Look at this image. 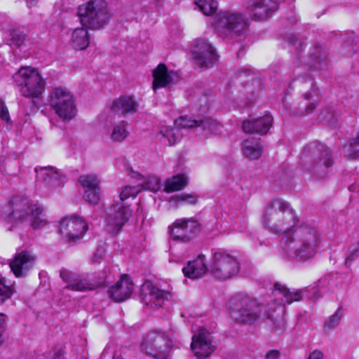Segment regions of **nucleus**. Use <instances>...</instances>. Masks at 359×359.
<instances>
[{
    "instance_id": "f257e3e1",
    "label": "nucleus",
    "mask_w": 359,
    "mask_h": 359,
    "mask_svg": "<svg viewBox=\"0 0 359 359\" xmlns=\"http://www.w3.org/2000/svg\"><path fill=\"white\" fill-rule=\"evenodd\" d=\"M320 237L317 229L308 224L296 227L281 240L284 254L291 259L304 262L318 252Z\"/></svg>"
},
{
    "instance_id": "f03ea898",
    "label": "nucleus",
    "mask_w": 359,
    "mask_h": 359,
    "mask_svg": "<svg viewBox=\"0 0 359 359\" xmlns=\"http://www.w3.org/2000/svg\"><path fill=\"white\" fill-rule=\"evenodd\" d=\"M240 270V264L236 257L225 251L215 252L212 258L210 268L205 264L203 255L189 262L182 269L184 275L189 278H198L209 271L212 276L220 280H226L236 276Z\"/></svg>"
},
{
    "instance_id": "7ed1b4c3",
    "label": "nucleus",
    "mask_w": 359,
    "mask_h": 359,
    "mask_svg": "<svg viewBox=\"0 0 359 359\" xmlns=\"http://www.w3.org/2000/svg\"><path fill=\"white\" fill-rule=\"evenodd\" d=\"M297 217L290 204L281 198L270 201L264 210L262 223L275 233H287L297 223Z\"/></svg>"
},
{
    "instance_id": "20e7f679",
    "label": "nucleus",
    "mask_w": 359,
    "mask_h": 359,
    "mask_svg": "<svg viewBox=\"0 0 359 359\" xmlns=\"http://www.w3.org/2000/svg\"><path fill=\"white\" fill-rule=\"evenodd\" d=\"M311 291L313 294L311 296L306 295L308 298L316 300L320 297L319 290L316 287L291 291L284 285L276 283L273 293L276 296L280 295L283 299L281 302H278L276 299L271 300L269 311L264 316H267V318L272 322L276 329L283 330L286 325L284 317V304H290L294 302L300 301L306 292H311Z\"/></svg>"
},
{
    "instance_id": "39448f33",
    "label": "nucleus",
    "mask_w": 359,
    "mask_h": 359,
    "mask_svg": "<svg viewBox=\"0 0 359 359\" xmlns=\"http://www.w3.org/2000/svg\"><path fill=\"white\" fill-rule=\"evenodd\" d=\"M142 187L137 186H126L119 194L118 198L114 201V204L107 211L105 218L106 230L112 235H116L121 230L131 216L132 210L125 202L128 198H135Z\"/></svg>"
},
{
    "instance_id": "423d86ee",
    "label": "nucleus",
    "mask_w": 359,
    "mask_h": 359,
    "mask_svg": "<svg viewBox=\"0 0 359 359\" xmlns=\"http://www.w3.org/2000/svg\"><path fill=\"white\" fill-rule=\"evenodd\" d=\"M302 158L309 163L310 173L318 180L327 177L332 172V155L319 142L309 144L304 149Z\"/></svg>"
},
{
    "instance_id": "0eeeda50",
    "label": "nucleus",
    "mask_w": 359,
    "mask_h": 359,
    "mask_svg": "<svg viewBox=\"0 0 359 359\" xmlns=\"http://www.w3.org/2000/svg\"><path fill=\"white\" fill-rule=\"evenodd\" d=\"M13 79L20 95L33 101L40 99L45 91L46 81L36 68L22 67L13 74Z\"/></svg>"
},
{
    "instance_id": "6e6552de",
    "label": "nucleus",
    "mask_w": 359,
    "mask_h": 359,
    "mask_svg": "<svg viewBox=\"0 0 359 359\" xmlns=\"http://www.w3.org/2000/svg\"><path fill=\"white\" fill-rule=\"evenodd\" d=\"M229 313L233 320L252 324L261 318L262 306L247 295L237 294L229 301Z\"/></svg>"
},
{
    "instance_id": "1a4fd4ad",
    "label": "nucleus",
    "mask_w": 359,
    "mask_h": 359,
    "mask_svg": "<svg viewBox=\"0 0 359 359\" xmlns=\"http://www.w3.org/2000/svg\"><path fill=\"white\" fill-rule=\"evenodd\" d=\"M13 218L18 221L29 219L34 229H41L48 224L43 208L33 204L28 198L15 197L11 201Z\"/></svg>"
},
{
    "instance_id": "9d476101",
    "label": "nucleus",
    "mask_w": 359,
    "mask_h": 359,
    "mask_svg": "<svg viewBox=\"0 0 359 359\" xmlns=\"http://www.w3.org/2000/svg\"><path fill=\"white\" fill-rule=\"evenodd\" d=\"M78 15L83 27L93 29L102 28L109 20L107 3L104 0H91L79 7Z\"/></svg>"
},
{
    "instance_id": "9b49d317",
    "label": "nucleus",
    "mask_w": 359,
    "mask_h": 359,
    "mask_svg": "<svg viewBox=\"0 0 359 359\" xmlns=\"http://www.w3.org/2000/svg\"><path fill=\"white\" fill-rule=\"evenodd\" d=\"M171 346L172 341L165 332L153 330L143 337L140 349L155 359H167Z\"/></svg>"
},
{
    "instance_id": "f8f14e48",
    "label": "nucleus",
    "mask_w": 359,
    "mask_h": 359,
    "mask_svg": "<svg viewBox=\"0 0 359 359\" xmlns=\"http://www.w3.org/2000/svg\"><path fill=\"white\" fill-rule=\"evenodd\" d=\"M213 25L219 36L231 37L243 34L248 22L242 14L226 11L216 15Z\"/></svg>"
},
{
    "instance_id": "ddd939ff",
    "label": "nucleus",
    "mask_w": 359,
    "mask_h": 359,
    "mask_svg": "<svg viewBox=\"0 0 359 359\" xmlns=\"http://www.w3.org/2000/svg\"><path fill=\"white\" fill-rule=\"evenodd\" d=\"M50 105L62 121L72 120L76 114L75 100L66 88H54L49 95Z\"/></svg>"
},
{
    "instance_id": "4468645a",
    "label": "nucleus",
    "mask_w": 359,
    "mask_h": 359,
    "mask_svg": "<svg viewBox=\"0 0 359 359\" xmlns=\"http://www.w3.org/2000/svg\"><path fill=\"white\" fill-rule=\"evenodd\" d=\"M60 276L67 283L66 287L69 290L79 292L94 290L105 283V278L97 277L96 274H78L66 269L60 271Z\"/></svg>"
},
{
    "instance_id": "2eb2a0df",
    "label": "nucleus",
    "mask_w": 359,
    "mask_h": 359,
    "mask_svg": "<svg viewBox=\"0 0 359 359\" xmlns=\"http://www.w3.org/2000/svg\"><path fill=\"white\" fill-rule=\"evenodd\" d=\"M168 228L170 238L182 243L193 241L202 231L201 224L194 217L177 219Z\"/></svg>"
},
{
    "instance_id": "dca6fc26",
    "label": "nucleus",
    "mask_w": 359,
    "mask_h": 359,
    "mask_svg": "<svg viewBox=\"0 0 359 359\" xmlns=\"http://www.w3.org/2000/svg\"><path fill=\"white\" fill-rule=\"evenodd\" d=\"M244 7L251 19L264 20L278 10V4L274 0H247Z\"/></svg>"
},
{
    "instance_id": "f3484780",
    "label": "nucleus",
    "mask_w": 359,
    "mask_h": 359,
    "mask_svg": "<svg viewBox=\"0 0 359 359\" xmlns=\"http://www.w3.org/2000/svg\"><path fill=\"white\" fill-rule=\"evenodd\" d=\"M193 57L196 64L201 67L209 68L218 60V55L215 48L207 40L199 39L196 40L193 47Z\"/></svg>"
},
{
    "instance_id": "a211bd4d",
    "label": "nucleus",
    "mask_w": 359,
    "mask_h": 359,
    "mask_svg": "<svg viewBox=\"0 0 359 359\" xmlns=\"http://www.w3.org/2000/svg\"><path fill=\"white\" fill-rule=\"evenodd\" d=\"M88 229L86 222L78 217L72 216L64 218L60 226V231L64 238L68 241H76L83 237Z\"/></svg>"
},
{
    "instance_id": "6ab92c4d",
    "label": "nucleus",
    "mask_w": 359,
    "mask_h": 359,
    "mask_svg": "<svg viewBox=\"0 0 359 359\" xmlns=\"http://www.w3.org/2000/svg\"><path fill=\"white\" fill-rule=\"evenodd\" d=\"M178 126L182 127L200 128L203 135H219L222 126L211 117H203L198 119L191 118H181L177 122Z\"/></svg>"
},
{
    "instance_id": "aec40b11",
    "label": "nucleus",
    "mask_w": 359,
    "mask_h": 359,
    "mask_svg": "<svg viewBox=\"0 0 359 359\" xmlns=\"http://www.w3.org/2000/svg\"><path fill=\"white\" fill-rule=\"evenodd\" d=\"M191 348L198 358L208 357L214 351L210 333L205 328H200L192 337Z\"/></svg>"
},
{
    "instance_id": "412c9836",
    "label": "nucleus",
    "mask_w": 359,
    "mask_h": 359,
    "mask_svg": "<svg viewBox=\"0 0 359 359\" xmlns=\"http://www.w3.org/2000/svg\"><path fill=\"white\" fill-rule=\"evenodd\" d=\"M144 287L142 302L151 308L162 307L165 302L170 297V294L168 292L158 288L151 283H146Z\"/></svg>"
},
{
    "instance_id": "4be33fe9",
    "label": "nucleus",
    "mask_w": 359,
    "mask_h": 359,
    "mask_svg": "<svg viewBox=\"0 0 359 359\" xmlns=\"http://www.w3.org/2000/svg\"><path fill=\"white\" fill-rule=\"evenodd\" d=\"M262 90V83L259 78L252 79L250 83L243 85L238 89L231 90V93L245 104H252Z\"/></svg>"
},
{
    "instance_id": "5701e85b",
    "label": "nucleus",
    "mask_w": 359,
    "mask_h": 359,
    "mask_svg": "<svg viewBox=\"0 0 359 359\" xmlns=\"http://www.w3.org/2000/svg\"><path fill=\"white\" fill-rule=\"evenodd\" d=\"M36 257L29 251H22L18 253L11 262L10 266L17 277L25 276L35 264Z\"/></svg>"
},
{
    "instance_id": "b1692460",
    "label": "nucleus",
    "mask_w": 359,
    "mask_h": 359,
    "mask_svg": "<svg viewBox=\"0 0 359 359\" xmlns=\"http://www.w3.org/2000/svg\"><path fill=\"white\" fill-rule=\"evenodd\" d=\"M140 103L132 95H122L115 99L111 104V111L115 114L127 116L137 112Z\"/></svg>"
},
{
    "instance_id": "393cba45",
    "label": "nucleus",
    "mask_w": 359,
    "mask_h": 359,
    "mask_svg": "<svg viewBox=\"0 0 359 359\" xmlns=\"http://www.w3.org/2000/svg\"><path fill=\"white\" fill-rule=\"evenodd\" d=\"M273 118L269 113L257 118H248L243 122L245 133L266 135L272 125Z\"/></svg>"
},
{
    "instance_id": "a878e982",
    "label": "nucleus",
    "mask_w": 359,
    "mask_h": 359,
    "mask_svg": "<svg viewBox=\"0 0 359 359\" xmlns=\"http://www.w3.org/2000/svg\"><path fill=\"white\" fill-rule=\"evenodd\" d=\"M134 290V285L127 275L121 276V279L113 286L108 292L116 302H123L130 297Z\"/></svg>"
},
{
    "instance_id": "bb28decb",
    "label": "nucleus",
    "mask_w": 359,
    "mask_h": 359,
    "mask_svg": "<svg viewBox=\"0 0 359 359\" xmlns=\"http://www.w3.org/2000/svg\"><path fill=\"white\" fill-rule=\"evenodd\" d=\"M153 85L154 90L157 88H164L170 85L177 78V74L173 71L169 72L164 64H159L153 71Z\"/></svg>"
},
{
    "instance_id": "cd10ccee",
    "label": "nucleus",
    "mask_w": 359,
    "mask_h": 359,
    "mask_svg": "<svg viewBox=\"0 0 359 359\" xmlns=\"http://www.w3.org/2000/svg\"><path fill=\"white\" fill-rule=\"evenodd\" d=\"M37 181H41L45 187L50 189L57 188L62 184L61 175L51 166L35 168Z\"/></svg>"
},
{
    "instance_id": "c85d7f7f",
    "label": "nucleus",
    "mask_w": 359,
    "mask_h": 359,
    "mask_svg": "<svg viewBox=\"0 0 359 359\" xmlns=\"http://www.w3.org/2000/svg\"><path fill=\"white\" fill-rule=\"evenodd\" d=\"M317 97V89L312 87L309 91L304 94V100L298 104L297 109L294 112V114L304 116L311 113L316 107Z\"/></svg>"
},
{
    "instance_id": "c756f323",
    "label": "nucleus",
    "mask_w": 359,
    "mask_h": 359,
    "mask_svg": "<svg viewBox=\"0 0 359 359\" xmlns=\"http://www.w3.org/2000/svg\"><path fill=\"white\" fill-rule=\"evenodd\" d=\"M181 118H184V116H181L178 119L175 120L174 123L175 127L172 128L168 126H163L161 128L159 133L162 135V142H167L168 145H173L180 141V138L182 137V133L181 132V130L190 128V127H182L177 124V122ZM184 118L187 117L184 116Z\"/></svg>"
},
{
    "instance_id": "7c9ffc66",
    "label": "nucleus",
    "mask_w": 359,
    "mask_h": 359,
    "mask_svg": "<svg viewBox=\"0 0 359 359\" xmlns=\"http://www.w3.org/2000/svg\"><path fill=\"white\" fill-rule=\"evenodd\" d=\"M244 155L250 159H258L262 154L263 147L259 138L251 137L243 142Z\"/></svg>"
},
{
    "instance_id": "2f4dec72",
    "label": "nucleus",
    "mask_w": 359,
    "mask_h": 359,
    "mask_svg": "<svg viewBox=\"0 0 359 359\" xmlns=\"http://www.w3.org/2000/svg\"><path fill=\"white\" fill-rule=\"evenodd\" d=\"M252 79H257L255 72L250 68H241L232 78L231 89H238L243 85L250 83Z\"/></svg>"
},
{
    "instance_id": "473e14b6",
    "label": "nucleus",
    "mask_w": 359,
    "mask_h": 359,
    "mask_svg": "<svg viewBox=\"0 0 359 359\" xmlns=\"http://www.w3.org/2000/svg\"><path fill=\"white\" fill-rule=\"evenodd\" d=\"M81 27L75 29L72 34L71 44L77 50H84L89 45V36L86 29Z\"/></svg>"
},
{
    "instance_id": "72a5a7b5",
    "label": "nucleus",
    "mask_w": 359,
    "mask_h": 359,
    "mask_svg": "<svg viewBox=\"0 0 359 359\" xmlns=\"http://www.w3.org/2000/svg\"><path fill=\"white\" fill-rule=\"evenodd\" d=\"M188 182V177L184 174L174 175L165 180L164 191L170 193L182 190L187 186Z\"/></svg>"
},
{
    "instance_id": "f704fd0d",
    "label": "nucleus",
    "mask_w": 359,
    "mask_h": 359,
    "mask_svg": "<svg viewBox=\"0 0 359 359\" xmlns=\"http://www.w3.org/2000/svg\"><path fill=\"white\" fill-rule=\"evenodd\" d=\"M109 135L111 141L116 142H123L129 135L128 122L121 121L114 123L111 126Z\"/></svg>"
},
{
    "instance_id": "c9c22d12",
    "label": "nucleus",
    "mask_w": 359,
    "mask_h": 359,
    "mask_svg": "<svg viewBox=\"0 0 359 359\" xmlns=\"http://www.w3.org/2000/svg\"><path fill=\"white\" fill-rule=\"evenodd\" d=\"M312 59L311 66L317 69H324L327 66V55L326 52L320 46H314L311 53Z\"/></svg>"
},
{
    "instance_id": "e433bc0d",
    "label": "nucleus",
    "mask_w": 359,
    "mask_h": 359,
    "mask_svg": "<svg viewBox=\"0 0 359 359\" xmlns=\"http://www.w3.org/2000/svg\"><path fill=\"white\" fill-rule=\"evenodd\" d=\"M319 287L325 288L328 294L333 293L339 285L338 276L334 273H329L325 275L319 280Z\"/></svg>"
},
{
    "instance_id": "4c0bfd02",
    "label": "nucleus",
    "mask_w": 359,
    "mask_h": 359,
    "mask_svg": "<svg viewBox=\"0 0 359 359\" xmlns=\"http://www.w3.org/2000/svg\"><path fill=\"white\" fill-rule=\"evenodd\" d=\"M142 182L138 185L142 187V190H149L153 192L158 191L161 187V179L156 176H149L147 180L140 179Z\"/></svg>"
},
{
    "instance_id": "58836bf2",
    "label": "nucleus",
    "mask_w": 359,
    "mask_h": 359,
    "mask_svg": "<svg viewBox=\"0 0 359 359\" xmlns=\"http://www.w3.org/2000/svg\"><path fill=\"white\" fill-rule=\"evenodd\" d=\"M196 4L205 15L214 14L217 9V2L215 0H196Z\"/></svg>"
},
{
    "instance_id": "ea45409f",
    "label": "nucleus",
    "mask_w": 359,
    "mask_h": 359,
    "mask_svg": "<svg viewBox=\"0 0 359 359\" xmlns=\"http://www.w3.org/2000/svg\"><path fill=\"white\" fill-rule=\"evenodd\" d=\"M14 292L13 287L6 285L5 278L0 274V304L10 299Z\"/></svg>"
},
{
    "instance_id": "a19ab883",
    "label": "nucleus",
    "mask_w": 359,
    "mask_h": 359,
    "mask_svg": "<svg viewBox=\"0 0 359 359\" xmlns=\"http://www.w3.org/2000/svg\"><path fill=\"white\" fill-rule=\"evenodd\" d=\"M79 182L84 191L93 189V187H97L100 185V181L95 175H81L79 179Z\"/></svg>"
},
{
    "instance_id": "79ce46f5",
    "label": "nucleus",
    "mask_w": 359,
    "mask_h": 359,
    "mask_svg": "<svg viewBox=\"0 0 359 359\" xmlns=\"http://www.w3.org/2000/svg\"><path fill=\"white\" fill-rule=\"evenodd\" d=\"M83 198L92 205H96L100 201V186L84 191Z\"/></svg>"
},
{
    "instance_id": "37998d69",
    "label": "nucleus",
    "mask_w": 359,
    "mask_h": 359,
    "mask_svg": "<svg viewBox=\"0 0 359 359\" xmlns=\"http://www.w3.org/2000/svg\"><path fill=\"white\" fill-rule=\"evenodd\" d=\"M342 318L341 307H339L335 313L330 316L325 323V329L326 330L334 328L340 322Z\"/></svg>"
},
{
    "instance_id": "c03bdc74",
    "label": "nucleus",
    "mask_w": 359,
    "mask_h": 359,
    "mask_svg": "<svg viewBox=\"0 0 359 359\" xmlns=\"http://www.w3.org/2000/svg\"><path fill=\"white\" fill-rule=\"evenodd\" d=\"M287 40L291 50H294L297 55H300L302 51L304 49L305 43L293 34L288 36Z\"/></svg>"
},
{
    "instance_id": "a18cd8bd",
    "label": "nucleus",
    "mask_w": 359,
    "mask_h": 359,
    "mask_svg": "<svg viewBox=\"0 0 359 359\" xmlns=\"http://www.w3.org/2000/svg\"><path fill=\"white\" fill-rule=\"evenodd\" d=\"M10 45L18 48L20 47L25 41V34L19 31H13L10 33Z\"/></svg>"
},
{
    "instance_id": "49530a36",
    "label": "nucleus",
    "mask_w": 359,
    "mask_h": 359,
    "mask_svg": "<svg viewBox=\"0 0 359 359\" xmlns=\"http://www.w3.org/2000/svg\"><path fill=\"white\" fill-rule=\"evenodd\" d=\"M176 199L178 202H184L189 205H195L198 201V196L194 194H182L175 196L173 200Z\"/></svg>"
},
{
    "instance_id": "de8ad7c7",
    "label": "nucleus",
    "mask_w": 359,
    "mask_h": 359,
    "mask_svg": "<svg viewBox=\"0 0 359 359\" xmlns=\"http://www.w3.org/2000/svg\"><path fill=\"white\" fill-rule=\"evenodd\" d=\"M334 109L333 107L323 108L319 115V118L324 122L330 121L334 116Z\"/></svg>"
},
{
    "instance_id": "09e8293b",
    "label": "nucleus",
    "mask_w": 359,
    "mask_h": 359,
    "mask_svg": "<svg viewBox=\"0 0 359 359\" xmlns=\"http://www.w3.org/2000/svg\"><path fill=\"white\" fill-rule=\"evenodd\" d=\"M0 118L6 122L11 121L8 109L2 100H0Z\"/></svg>"
},
{
    "instance_id": "8fccbe9b",
    "label": "nucleus",
    "mask_w": 359,
    "mask_h": 359,
    "mask_svg": "<svg viewBox=\"0 0 359 359\" xmlns=\"http://www.w3.org/2000/svg\"><path fill=\"white\" fill-rule=\"evenodd\" d=\"M105 255V250L102 246H100L97 248L94 252L91 261L93 263H100L103 259Z\"/></svg>"
},
{
    "instance_id": "3c124183",
    "label": "nucleus",
    "mask_w": 359,
    "mask_h": 359,
    "mask_svg": "<svg viewBox=\"0 0 359 359\" xmlns=\"http://www.w3.org/2000/svg\"><path fill=\"white\" fill-rule=\"evenodd\" d=\"M308 359H324V354L319 350H315L309 354Z\"/></svg>"
},
{
    "instance_id": "603ef678",
    "label": "nucleus",
    "mask_w": 359,
    "mask_h": 359,
    "mask_svg": "<svg viewBox=\"0 0 359 359\" xmlns=\"http://www.w3.org/2000/svg\"><path fill=\"white\" fill-rule=\"evenodd\" d=\"M280 357V352L277 350H271L266 355V359H278Z\"/></svg>"
},
{
    "instance_id": "864d4df0",
    "label": "nucleus",
    "mask_w": 359,
    "mask_h": 359,
    "mask_svg": "<svg viewBox=\"0 0 359 359\" xmlns=\"http://www.w3.org/2000/svg\"><path fill=\"white\" fill-rule=\"evenodd\" d=\"M358 250H355L352 254L348 256L346 259L345 264L347 266H348L351 262L355 259L357 256Z\"/></svg>"
},
{
    "instance_id": "5fc2aeb1",
    "label": "nucleus",
    "mask_w": 359,
    "mask_h": 359,
    "mask_svg": "<svg viewBox=\"0 0 359 359\" xmlns=\"http://www.w3.org/2000/svg\"><path fill=\"white\" fill-rule=\"evenodd\" d=\"M6 325V316L0 313V330H5Z\"/></svg>"
},
{
    "instance_id": "6e6d98bb",
    "label": "nucleus",
    "mask_w": 359,
    "mask_h": 359,
    "mask_svg": "<svg viewBox=\"0 0 359 359\" xmlns=\"http://www.w3.org/2000/svg\"><path fill=\"white\" fill-rule=\"evenodd\" d=\"M54 359H65L63 351L61 349L57 350L55 353Z\"/></svg>"
},
{
    "instance_id": "4d7b16f0",
    "label": "nucleus",
    "mask_w": 359,
    "mask_h": 359,
    "mask_svg": "<svg viewBox=\"0 0 359 359\" xmlns=\"http://www.w3.org/2000/svg\"><path fill=\"white\" fill-rule=\"evenodd\" d=\"M28 6H34L38 0H25Z\"/></svg>"
},
{
    "instance_id": "13d9d810",
    "label": "nucleus",
    "mask_w": 359,
    "mask_h": 359,
    "mask_svg": "<svg viewBox=\"0 0 359 359\" xmlns=\"http://www.w3.org/2000/svg\"><path fill=\"white\" fill-rule=\"evenodd\" d=\"M4 330H0V346L4 343V339L3 337Z\"/></svg>"
},
{
    "instance_id": "bf43d9fd",
    "label": "nucleus",
    "mask_w": 359,
    "mask_h": 359,
    "mask_svg": "<svg viewBox=\"0 0 359 359\" xmlns=\"http://www.w3.org/2000/svg\"><path fill=\"white\" fill-rule=\"evenodd\" d=\"M202 100H203L205 102H207V97H206L205 96H203V97H202Z\"/></svg>"
},
{
    "instance_id": "052dcab7",
    "label": "nucleus",
    "mask_w": 359,
    "mask_h": 359,
    "mask_svg": "<svg viewBox=\"0 0 359 359\" xmlns=\"http://www.w3.org/2000/svg\"><path fill=\"white\" fill-rule=\"evenodd\" d=\"M306 81H308L311 86H313V83L309 79H306Z\"/></svg>"
},
{
    "instance_id": "680f3d73",
    "label": "nucleus",
    "mask_w": 359,
    "mask_h": 359,
    "mask_svg": "<svg viewBox=\"0 0 359 359\" xmlns=\"http://www.w3.org/2000/svg\"><path fill=\"white\" fill-rule=\"evenodd\" d=\"M82 359H86V358H82Z\"/></svg>"
}]
</instances>
